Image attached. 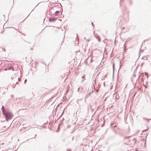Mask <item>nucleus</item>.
Masks as SVG:
<instances>
[{
    "label": "nucleus",
    "mask_w": 151,
    "mask_h": 151,
    "mask_svg": "<svg viewBox=\"0 0 151 151\" xmlns=\"http://www.w3.org/2000/svg\"><path fill=\"white\" fill-rule=\"evenodd\" d=\"M2 109L3 114L6 117V119L7 121L10 119L12 117V115L11 113L9 112H6L5 109H4L3 106L2 107Z\"/></svg>",
    "instance_id": "nucleus-1"
},
{
    "label": "nucleus",
    "mask_w": 151,
    "mask_h": 151,
    "mask_svg": "<svg viewBox=\"0 0 151 151\" xmlns=\"http://www.w3.org/2000/svg\"><path fill=\"white\" fill-rule=\"evenodd\" d=\"M56 20V19L55 17H52L50 18L49 19V20L50 22H52L53 21H55Z\"/></svg>",
    "instance_id": "nucleus-2"
},
{
    "label": "nucleus",
    "mask_w": 151,
    "mask_h": 151,
    "mask_svg": "<svg viewBox=\"0 0 151 151\" xmlns=\"http://www.w3.org/2000/svg\"><path fill=\"white\" fill-rule=\"evenodd\" d=\"M16 29H15V28L13 27L10 28L9 29V31L11 32H12V31H14Z\"/></svg>",
    "instance_id": "nucleus-3"
},
{
    "label": "nucleus",
    "mask_w": 151,
    "mask_h": 151,
    "mask_svg": "<svg viewBox=\"0 0 151 151\" xmlns=\"http://www.w3.org/2000/svg\"><path fill=\"white\" fill-rule=\"evenodd\" d=\"M4 32V29L3 28H2L1 29V33H3Z\"/></svg>",
    "instance_id": "nucleus-4"
},
{
    "label": "nucleus",
    "mask_w": 151,
    "mask_h": 151,
    "mask_svg": "<svg viewBox=\"0 0 151 151\" xmlns=\"http://www.w3.org/2000/svg\"><path fill=\"white\" fill-rule=\"evenodd\" d=\"M59 11H57L56 12L55 14L56 15H58V14H59Z\"/></svg>",
    "instance_id": "nucleus-5"
},
{
    "label": "nucleus",
    "mask_w": 151,
    "mask_h": 151,
    "mask_svg": "<svg viewBox=\"0 0 151 151\" xmlns=\"http://www.w3.org/2000/svg\"><path fill=\"white\" fill-rule=\"evenodd\" d=\"M147 73H145V75H147Z\"/></svg>",
    "instance_id": "nucleus-6"
}]
</instances>
